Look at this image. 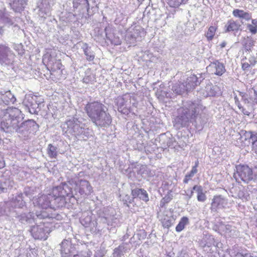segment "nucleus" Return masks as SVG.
<instances>
[{
	"mask_svg": "<svg viewBox=\"0 0 257 257\" xmlns=\"http://www.w3.org/2000/svg\"><path fill=\"white\" fill-rule=\"evenodd\" d=\"M105 106L99 101L88 102L84 110L92 122L97 127H108L112 123V117Z\"/></svg>",
	"mask_w": 257,
	"mask_h": 257,
	"instance_id": "nucleus-1",
	"label": "nucleus"
},
{
	"mask_svg": "<svg viewBox=\"0 0 257 257\" xmlns=\"http://www.w3.org/2000/svg\"><path fill=\"white\" fill-rule=\"evenodd\" d=\"M20 112V110L17 108L7 109L4 118L1 121L2 127L4 130L13 128L16 130L19 126Z\"/></svg>",
	"mask_w": 257,
	"mask_h": 257,
	"instance_id": "nucleus-2",
	"label": "nucleus"
},
{
	"mask_svg": "<svg viewBox=\"0 0 257 257\" xmlns=\"http://www.w3.org/2000/svg\"><path fill=\"white\" fill-rule=\"evenodd\" d=\"M56 57V53L52 50L47 51L43 56V63L51 74H54L58 70H61V73H62L63 65L61 60L57 59Z\"/></svg>",
	"mask_w": 257,
	"mask_h": 257,
	"instance_id": "nucleus-3",
	"label": "nucleus"
},
{
	"mask_svg": "<svg viewBox=\"0 0 257 257\" xmlns=\"http://www.w3.org/2000/svg\"><path fill=\"white\" fill-rule=\"evenodd\" d=\"M236 174L242 181L246 183L253 177L252 169L246 165H238L236 167Z\"/></svg>",
	"mask_w": 257,
	"mask_h": 257,
	"instance_id": "nucleus-4",
	"label": "nucleus"
},
{
	"mask_svg": "<svg viewBox=\"0 0 257 257\" xmlns=\"http://www.w3.org/2000/svg\"><path fill=\"white\" fill-rule=\"evenodd\" d=\"M76 189L81 195H88L92 191V188L89 181L80 180L76 184Z\"/></svg>",
	"mask_w": 257,
	"mask_h": 257,
	"instance_id": "nucleus-5",
	"label": "nucleus"
},
{
	"mask_svg": "<svg viewBox=\"0 0 257 257\" xmlns=\"http://www.w3.org/2000/svg\"><path fill=\"white\" fill-rule=\"evenodd\" d=\"M131 195L133 199L139 198L145 202H148L149 201L148 193L144 189L136 188L132 189Z\"/></svg>",
	"mask_w": 257,
	"mask_h": 257,
	"instance_id": "nucleus-6",
	"label": "nucleus"
},
{
	"mask_svg": "<svg viewBox=\"0 0 257 257\" xmlns=\"http://www.w3.org/2000/svg\"><path fill=\"white\" fill-rule=\"evenodd\" d=\"M227 202L224 197L221 195H215L212 200L211 209L216 210L219 208H223Z\"/></svg>",
	"mask_w": 257,
	"mask_h": 257,
	"instance_id": "nucleus-7",
	"label": "nucleus"
},
{
	"mask_svg": "<svg viewBox=\"0 0 257 257\" xmlns=\"http://www.w3.org/2000/svg\"><path fill=\"white\" fill-rule=\"evenodd\" d=\"M209 67L212 68L213 73L218 76L222 75L226 71L224 65L218 60H215L211 62Z\"/></svg>",
	"mask_w": 257,
	"mask_h": 257,
	"instance_id": "nucleus-8",
	"label": "nucleus"
},
{
	"mask_svg": "<svg viewBox=\"0 0 257 257\" xmlns=\"http://www.w3.org/2000/svg\"><path fill=\"white\" fill-rule=\"evenodd\" d=\"M245 140H248L251 143L252 151L257 154V134H254L252 132H246L245 134Z\"/></svg>",
	"mask_w": 257,
	"mask_h": 257,
	"instance_id": "nucleus-9",
	"label": "nucleus"
},
{
	"mask_svg": "<svg viewBox=\"0 0 257 257\" xmlns=\"http://www.w3.org/2000/svg\"><path fill=\"white\" fill-rule=\"evenodd\" d=\"M241 27V25L237 22L232 19L229 20L225 26V32H237Z\"/></svg>",
	"mask_w": 257,
	"mask_h": 257,
	"instance_id": "nucleus-10",
	"label": "nucleus"
},
{
	"mask_svg": "<svg viewBox=\"0 0 257 257\" xmlns=\"http://www.w3.org/2000/svg\"><path fill=\"white\" fill-rule=\"evenodd\" d=\"M246 57L241 60V68L245 71L248 70L250 67H253L256 63V58L253 56H250L248 59V62L246 61Z\"/></svg>",
	"mask_w": 257,
	"mask_h": 257,
	"instance_id": "nucleus-11",
	"label": "nucleus"
},
{
	"mask_svg": "<svg viewBox=\"0 0 257 257\" xmlns=\"http://www.w3.org/2000/svg\"><path fill=\"white\" fill-rule=\"evenodd\" d=\"M37 125V123L34 120H28L22 122L20 126H18L17 128L16 131L17 132H20V128L23 127L24 130L27 132H31L33 128H35Z\"/></svg>",
	"mask_w": 257,
	"mask_h": 257,
	"instance_id": "nucleus-12",
	"label": "nucleus"
},
{
	"mask_svg": "<svg viewBox=\"0 0 257 257\" xmlns=\"http://www.w3.org/2000/svg\"><path fill=\"white\" fill-rule=\"evenodd\" d=\"M198 77L195 74H192L188 77L184 84L186 90L194 88L197 85Z\"/></svg>",
	"mask_w": 257,
	"mask_h": 257,
	"instance_id": "nucleus-13",
	"label": "nucleus"
},
{
	"mask_svg": "<svg viewBox=\"0 0 257 257\" xmlns=\"http://www.w3.org/2000/svg\"><path fill=\"white\" fill-rule=\"evenodd\" d=\"M193 190L197 192V199L199 202H204L206 200V196L205 193L203 192V188L200 185H194Z\"/></svg>",
	"mask_w": 257,
	"mask_h": 257,
	"instance_id": "nucleus-14",
	"label": "nucleus"
},
{
	"mask_svg": "<svg viewBox=\"0 0 257 257\" xmlns=\"http://www.w3.org/2000/svg\"><path fill=\"white\" fill-rule=\"evenodd\" d=\"M232 14L233 16L236 18L244 19L246 20H249L251 18V16L250 13L244 12L242 10L234 9L232 12Z\"/></svg>",
	"mask_w": 257,
	"mask_h": 257,
	"instance_id": "nucleus-15",
	"label": "nucleus"
},
{
	"mask_svg": "<svg viewBox=\"0 0 257 257\" xmlns=\"http://www.w3.org/2000/svg\"><path fill=\"white\" fill-rule=\"evenodd\" d=\"M83 50L86 60L89 62L93 61L95 58V54L93 51L90 50V47L87 43L83 45Z\"/></svg>",
	"mask_w": 257,
	"mask_h": 257,
	"instance_id": "nucleus-16",
	"label": "nucleus"
},
{
	"mask_svg": "<svg viewBox=\"0 0 257 257\" xmlns=\"http://www.w3.org/2000/svg\"><path fill=\"white\" fill-rule=\"evenodd\" d=\"M189 223V219L186 216H183L182 217L178 224L176 226L175 229L176 231L178 232H181L182 231L184 228L185 227V226L188 224Z\"/></svg>",
	"mask_w": 257,
	"mask_h": 257,
	"instance_id": "nucleus-17",
	"label": "nucleus"
},
{
	"mask_svg": "<svg viewBox=\"0 0 257 257\" xmlns=\"http://www.w3.org/2000/svg\"><path fill=\"white\" fill-rule=\"evenodd\" d=\"M217 30V26H210L209 27L207 31L205 34V36L208 41H211L214 38Z\"/></svg>",
	"mask_w": 257,
	"mask_h": 257,
	"instance_id": "nucleus-18",
	"label": "nucleus"
},
{
	"mask_svg": "<svg viewBox=\"0 0 257 257\" xmlns=\"http://www.w3.org/2000/svg\"><path fill=\"white\" fill-rule=\"evenodd\" d=\"M10 48L4 45H0V61H5L8 56V52Z\"/></svg>",
	"mask_w": 257,
	"mask_h": 257,
	"instance_id": "nucleus-19",
	"label": "nucleus"
},
{
	"mask_svg": "<svg viewBox=\"0 0 257 257\" xmlns=\"http://www.w3.org/2000/svg\"><path fill=\"white\" fill-rule=\"evenodd\" d=\"M47 154L50 158H56L57 156V148L51 144H49Z\"/></svg>",
	"mask_w": 257,
	"mask_h": 257,
	"instance_id": "nucleus-20",
	"label": "nucleus"
},
{
	"mask_svg": "<svg viewBox=\"0 0 257 257\" xmlns=\"http://www.w3.org/2000/svg\"><path fill=\"white\" fill-rule=\"evenodd\" d=\"M247 28L253 35L257 33V19L251 20V24H247Z\"/></svg>",
	"mask_w": 257,
	"mask_h": 257,
	"instance_id": "nucleus-21",
	"label": "nucleus"
},
{
	"mask_svg": "<svg viewBox=\"0 0 257 257\" xmlns=\"http://www.w3.org/2000/svg\"><path fill=\"white\" fill-rule=\"evenodd\" d=\"M188 0H168V4L172 8L179 7L181 4H185Z\"/></svg>",
	"mask_w": 257,
	"mask_h": 257,
	"instance_id": "nucleus-22",
	"label": "nucleus"
},
{
	"mask_svg": "<svg viewBox=\"0 0 257 257\" xmlns=\"http://www.w3.org/2000/svg\"><path fill=\"white\" fill-rule=\"evenodd\" d=\"M172 90L176 93L180 94L182 92H183L185 90H186V89L185 87H184V84L182 83L176 84L172 87Z\"/></svg>",
	"mask_w": 257,
	"mask_h": 257,
	"instance_id": "nucleus-23",
	"label": "nucleus"
},
{
	"mask_svg": "<svg viewBox=\"0 0 257 257\" xmlns=\"http://www.w3.org/2000/svg\"><path fill=\"white\" fill-rule=\"evenodd\" d=\"M14 96L10 93H6L3 95L2 99L6 103H9L10 102H14L13 100Z\"/></svg>",
	"mask_w": 257,
	"mask_h": 257,
	"instance_id": "nucleus-24",
	"label": "nucleus"
},
{
	"mask_svg": "<svg viewBox=\"0 0 257 257\" xmlns=\"http://www.w3.org/2000/svg\"><path fill=\"white\" fill-rule=\"evenodd\" d=\"M172 191L170 190L168 193L161 200L162 206L165 205L166 204L170 202L173 199V196L170 194Z\"/></svg>",
	"mask_w": 257,
	"mask_h": 257,
	"instance_id": "nucleus-25",
	"label": "nucleus"
},
{
	"mask_svg": "<svg viewBox=\"0 0 257 257\" xmlns=\"http://www.w3.org/2000/svg\"><path fill=\"white\" fill-rule=\"evenodd\" d=\"M254 41L250 39L244 43L243 45L244 48L246 51H250L254 46Z\"/></svg>",
	"mask_w": 257,
	"mask_h": 257,
	"instance_id": "nucleus-26",
	"label": "nucleus"
},
{
	"mask_svg": "<svg viewBox=\"0 0 257 257\" xmlns=\"http://www.w3.org/2000/svg\"><path fill=\"white\" fill-rule=\"evenodd\" d=\"M162 225L164 228H169L172 225L171 221L168 218H164L162 221Z\"/></svg>",
	"mask_w": 257,
	"mask_h": 257,
	"instance_id": "nucleus-27",
	"label": "nucleus"
},
{
	"mask_svg": "<svg viewBox=\"0 0 257 257\" xmlns=\"http://www.w3.org/2000/svg\"><path fill=\"white\" fill-rule=\"evenodd\" d=\"M134 34L132 35L131 36V38L133 39H136L139 36H140L141 34V30L139 29H137V27H135L133 29Z\"/></svg>",
	"mask_w": 257,
	"mask_h": 257,
	"instance_id": "nucleus-28",
	"label": "nucleus"
},
{
	"mask_svg": "<svg viewBox=\"0 0 257 257\" xmlns=\"http://www.w3.org/2000/svg\"><path fill=\"white\" fill-rule=\"evenodd\" d=\"M86 0H73V7L74 9H78L80 5Z\"/></svg>",
	"mask_w": 257,
	"mask_h": 257,
	"instance_id": "nucleus-29",
	"label": "nucleus"
},
{
	"mask_svg": "<svg viewBox=\"0 0 257 257\" xmlns=\"http://www.w3.org/2000/svg\"><path fill=\"white\" fill-rule=\"evenodd\" d=\"M66 123L67 124L68 127H70L71 126H73V127H74L75 125H77V124L76 123L75 120H74V119H69V120H67Z\"/></svg>",
	"mask_w": 257,
	"mask_h": 257,
	"instance_id": "nucleus-30",
	"label": "nucleus"
},
{
	"mask_svg": "<svg viewBox=\"0 0 257 257\" xmlns=\"http://www.w3.org/2000/svg\"><path fill=\"white\" fill-rule=\"evenodd\" d=\"M19 3V1L17 2H14V3H13L14 6H13V9L16 12H19L24 10V8H22V7H20V8L15 7V4H17V3Z\"/></svg>",
	"mask_w": 257,
	"mask_h": 257,
	"instance_id": "nucleus-31",
	"label": "nucleus"
},
{
	"mask_svg": "<svg viewBox=\"0 0 257 257\" xmlns=\"http://www.w3.org/2000/svg\"><path fill=\"white\" fill-rule=\"evenodd\" d=\"M82 81L83 83H85L86 84L90 83L91 81V76H89V75L85 76L82 79Z\"/></svg>",
	"mask_w": 257,
	"mask_h": 257,
	"instance_id": "nucleus-32",
	"label": "nucleus"
},
{
	"mask_svg": "<svg viewBox=\"0 0 257 257\" xmlns=\"http://www.w3.org/2000/svg\"><path fill=\"white\" fill-rule=\"evenodd\" d=\"M199 165L198 161L196 162L195 166L192 167V169L190 172L193 173L194 174H196L197 172V168L198 167Z\"/></svg>",
	"mask_w": 257,
	"mask_h": 257,
	"instance_id": "nucleus-33",
	"label": "nucleus"
},
{
	"mask_svg": "<svg viewBox=\"0 0 257 257\" xmlns=\"http://www.w3.org/2000/svg\"><path fill=\"white\" fill-rule=\"evenodd\" d=\"M5 166V163L4 159L0 157V169L3 168Z\"/></svg>",
	"mask_w": 257,
	"mask_h": 257,
	"instance_id": "nucleus-34",
	"label": "nucleus"
},
{
	"mask_svg": "<svg viewBox=\"0 0 257 257\" xmlns=\"http://www.w3.org/2000/svg\"><path fill=\"white\" fill-rule=\"evenodd\" d=\"M121 41L119 40V38H117V40L116 41H114L113 43L115 45H119L121 44Z\"/></svg>",
	"mask_w": 257,
	"mask_h": 257,
	"instance_id": "nucleus-35",
	"label": "nucleus"
},
{
	"mask_svg": "<svg viewBox=\"0 0 257 257\" xmlns=\"http://www.w3.org/2000/svg\"><path fill=\"white\" fill-rule=\"evenodd\" d=\"M116 253H117V257H118V256H119V249L118 248H115L114 249L113 254L114 255V254H115Z\"/></svg>",
	"mask_w": 257,
	"mask_h": 257,
	"instance_id": "nucleus-36",
	"label": "nucleus"
},
{
	"mask_svg": "<svg viewBox=\"0 0 257 257\" xmlns=\"http://www.w3.org/2000/svg\"><path fill=\"white\" fill-rule=\"evenodd\" d=\"M194 175V174L193 173H192L191 172H190L188 174L186 175V177H188L189 179H190Z\"/></svg>",
	"mask_w": 257,
	"mask_h": 257,
	"instance_id": "nucleus-37",
	"label": "nucleus"
},
{
	"mask_svg": "<svg viewBox=\"0 0 257 257\" xmlns=\"http://www.w3.org/2000/svg\"><path fill=\"white\" fill-rule=\"evenodd\" d=\"M226 42H222V43H221V44H220V47H221V48H223V47H224L226 46Z\"/></svg>",
	"mask_w": 257,
	"mask_h": 257,
	"instance_id": "nucleus-38",
	"label": "nucleus"
},
{
	"mask_svg": "<svg viewBox=\"0 0 257 257\" xmlns=\"http://www.w3.org/2000/svg\"><path fill=\"white\" fill-rule=\"evenodd\" d=\"M190 179L188 178V177H186V176H185V178L184 179V183H187L188 182V180H189Z\"/></svg>",
	"mask_w": 257,
	"mask_h": 257,
	"instance_id": "nucleus-39",
	"label": "nucleus"
},
{
	"mask_svg": "<svg viewBox=\"0 0 257 257\" xmlns=\"http://www.w3.org/2000/svg\"><path fill=\"white\" fill-rule=\"evenodd\" d=\"M37 231L39 232H44V229L43 228H38Z\"/></svg>",
	"mask_w": 257,
	"mask_h": 257,
	"instance_id": "nucleus-40",
	"label": "nucleus"
},
{
	"mask_svg": "<svg viewBox=\"0 0 257 257\" xmlns=\"http://www.w3.org/2000/svg\"><path fill=\"white\" fill-rule=\"evenodd\" d=\"M241 111H242V112L244 114H246V115H249V112H244V109H243V108H242V110H241Z\"/></svg>",
	"mask_w": 257,
	"mask_h": 257,
	"instance_id": "nucleus-41",
	"label": "nucleus"
},
{
	"mask_svg": "<svg viewBox=\"0 0 257 257\" xmlns=\"http://www.w3.org/2000/svg\"><path fill=\"white\" fill-rule=\"evenodd\" d=\"M36 237V238H37V239H42V236H39V235H38V236H36V237Z\"/></svg>",
	"mask_w": 257,
	"mask_h": 257,
	"instance_id": "nucleus-42",
	"label": "nucleus"
},
{
	"mask_svg": "<svg viewBox=\"0 0 257 257\" xmlns=\"http://www.w3.org/2000/svg\"><path fill=\"white\" fill-rule=\"evenodd\" d=\"M139 2H140V3H142V2H143L144 0H138Z\"/></svg>",
	"mask_w": 257,
	"mask_h": 257,
	"instance_id": "nucleus-43",
	"label": "nucleus"
},
{
	"mask_svg": "<svg viewBox=\"0 0 257 257\" xmlns=\"http://www.w3.org/2000/svg\"><path fill=\"white\" fill-rule=\"evenodd\" d=\"M255 103L256 104H257V98L255 99Z\"/></svg>",
	"mask_w": 257,
	"mask_h": 257,
	"instance_id": "nucleus-44",
	"label": "nucleus"
},
{
	"mask_svg": "<svg viewBox=\"0 0 257 257\" xmlns=\"http://www.w3.org/2000/svg\"><path fill=\"white\" fill-rule=\"evenodd\" d=\"M193 191H192L191 192V196L193 195Z\"/></svg>",
	"mask_w": 257,
	"mask_h": 257,
	"instance_id": "nucleus-45",
	"label": "nucleus"
},
{
	"mask_svg": "<svg viewBox=\"0 0 257 257\" xmlns=\"http://www.w3.org/2000/svg\"><path fill=\"white\" fill-rule=\"evenodd\" d=\"M2 191V188L0 187V192Z\"/></svg>",
	"mask_w": 257,
	"mask_h": 257,
	"instance_id": "nucleus-46",
	"label": "nucleus"
},
{
	"mask_svg": "<svg viewBox=\"0 0 257 257\" xmlns=\"http://www.w3.org/2000/svg\"><path fill=\"white\" fill-rule=\"evenodd\" d=\"M238 107L239 109H241V107L240 106H238Z\"/></svg>",
	"mask_w": 257,
	"mask_h": 257,
	"instance_id": "nucleus-47",
	"label": "nucleus"
}]
</instances>
